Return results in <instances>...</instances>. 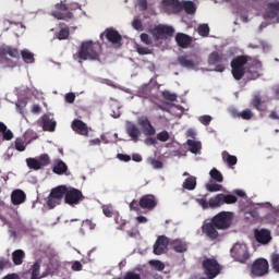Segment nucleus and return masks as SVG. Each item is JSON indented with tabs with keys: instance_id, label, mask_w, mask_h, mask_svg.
Masks as SVG:
<instances>
[{
	"instance_id": "nucleus-1",
	"label": "nucleus",
	"mask_w": 279,
	"mask_h": 279,
	"mask_svg": "<svg viewBox=\"0 0 279 279\" xmlns=\"http://www.w3.org/2000/svg\"><path fill=\"white\" fill-rule=\"evenodd\" d=\"M74 60H99V51H97V46L93 40L83 41L77 53L73 56Z\"/></svg>"
},
{
	"instance_id": "nucleus-2",
	"label": "nucleus",
	"mask_w": 279,
	"mask_h": 279,
	"mask_svg": "<svg viewBox=\"0 0 279 279\" xmlns=\"http://www.w3.org/2000/svg\"><path fill=\"white\" fill-rule=\"evenodd\" d=\"M247 62V56L244 54L238 56L231 61V73L236 82H240L245 76V64Z\"/></svg>"
},
{
	"instance_id": "nucleus-3",
	"label": "nucleus",
	"mask_w": 279,
	"mask_h": 279,
	"mask_svg": "<svg viewBox=\"0 0 279 279\" xmlns=\"http://www.w3.org/2000/svg\"><path fill=\"white\" fill-rule=\"evenodd\" d=\"M233 219L234 214L232 211H220L210 221L216 226L217 230H228L232 226Z\"/></svg>"
},
{
	"instance_id": "nucleus-4",
	"label": "nucleus",
	"mask_w": 279,
	"mask_h": 279,
	"mask_svg": "<svg viewBox=\"0 0 279 279\" xmlns=\"http://www.w3.org/2000/svg\"><path fill=\"white\" fill-rule=\"evenodd\" d=\"M209 66H216V73H223L226 71V64H228V54L219 53V51H213L207 59Z\"/></svg>"
},
{
	"instance_id": "nucleus-5",
	"label": "nucleus",
	"mask_w": 279,
	"mask_h": 279,
	"mask_svg": "<svg viewBox=\"0 0 279 279\" xmlns=\"http://www.w3.org/2000/svg\"><path fill=\"white\" fill-rule=\"evenodd\" d=\"M66 185H59L52 189L47 201L49 208H56L58 205H60L62 199L66 197Z\"/></svg>"
},
{
	"instance_id": "nucleus-6",
	"label": "nucleus",
	"mask_w": 279,
	"mask_h": 279,
	"mask_svg": "<svg viewBox=\"0 0 279 279\" xmlns=\"http://www.w3.org/2000/svg\"><path fill=\"white\" fill-rule=\"evenodd\" d=\"M154 40L158 43V40H167V38H171L173 34H175V29L169 25L159 24L149 31Z\"/></svg>"
},
{
	"instance_id": "nucleus-7",
	"label": "nucleus",
	"mask_w": 279,
	"mask_h": 279,
	"mask_svg": "<svg viewBox=\"0 0 279 279\" xmlns=\"http://www.w3.org/2000/svg\"><path fill=\"white\" fill-rule=\"evenodd\" d=\"M202 265L207 278H215L221 274V265L215 258H206L203 260Z\"/></svg>"
},
{
	"instance_id": "nucleus-8",
	"label": "nucleus",
	"mask_w": 279,
	"mask_h": 279,
	"mask_svg": "<svg viewBox=\"0 0 279 279\" xmlns=\"http://www.w3.org/2000/svg\"><path fill=\"white\" fill-rule=\"evenodd\" d=\"M239 198L234 194H217L209 198V206L211 208H220L223 204H236Z\"/></svg>"
},
{
	"instance_id": "nucleus-9",
	"label": "nucleus",
	"mask_w": 279,
	"mask_h": 279,
	"mask_svg": "<svg viewBox=\"0 0 279 279\" xmlns=\"http://www.w3.org/2000/svg\"><path fill=\"white\" fill-rule=\"evenodd\" d=\"M230 253L232 258L238 260V263H246L250 259V251L245 244L235 243Z\"/></svg>"
},
{
	"instance_id": "nucleus-10",
	"label": "nucleus",
	"mask_w": 279,
	"mask_h": 279,
	"mask_svg": "<svg viewBox=\"0 0 279 279\" xmlns=\"http://www.w3.org/2000/svg\"><path fill=\"white\" fill-rule=\"evenodd\" d=\"M85 197L82 191L75 187H69L65 192L64 202L69 206H77L78 204H82L84 202Z\"/></svg>"
},
{
	"instance_id": "nucleus-11",
	"label": "nucleus",
	"mask_w": 279,
	"mask_h": 279,
	"mask_svg": "<svg viewBox=\"0 0 279 279\" xmlns=\"http://www.w3.org/2000/svg\"><path fill=\"white\" fill-rule=\"evenodd\" d=\"M251 272L253 276L260 278L269 274V262L265 258H257L252 264Z\"/></svg>"
},
{
	"instance_id": "nucleus-12",
	"label": "nucleus",
	"mask_w": 279,
	"mask_h": 279,
	"mask_svg": "<svg viewBox=\"0 0 279 279\" xmlns=\"http://www.w3.org/2000/svg\"><path fill=\"white\" fill-rule=\"evenodd\" d=\"M165 5H171L175 10H184L186 14H195L196 8L195 2L185 1L181 3L179 0H163Z\"/></svg>"
},
{
	"instance_id": "nucleus-13",
	"label": "nucleus",
	"mask_w": 279,
	"mask_h": 279,
	"mask_svg": "<svg viewBox=\"0 0 279 279\" xmlns=\"http://www.w3.org/2000/svg\"><path fill=\"white\" fill-rule=\"evenodd\" d=\"M54 8L56 10L52 11L51 15L58 21H71L73 19V13L69 11V7L65 3H57Z\"/></svg>"
},
{
	"instance_id": "nucleus-14",
	"label": "nucleus",
	"mask_w": 279,
	"mask_h": 279,
	"mask_svg": "<svg viewBox=\"0 0 279 279\" xmlns=\"http://www.w3.org/2000/svg\"><path fill=\"white\" fill-rule=\"evenodd\" d=\"M104 36L107 38L108 43H111L112 45H121V40H123L119 31L113 27L106 28L105 32L100 34V40H104Z\"/></svg>"
},
{
	"instance_id": "nucleus-15",
	"label": "nucleus",
	"mask_w": 279,
	"mask_h": 279,
	"mask_svg": "<svg viewBox=\"0 0 279 279\" xmlns=\"http://www.w3.org/2000/svg\"><path fill=\"white\" fill-rule=\"evenodd\" d=\"M140 206L143 210L151 211L158 206V198L154 194H145L140 198Z\"/></svg>"
},
{
	"instance_id": "nucleus-16",
	"label": "nucleus",
	"mask_w": 279,
	"mask_h": 279,
	"mask_svg": "<svg viewBox=\"0 0 279 279\" xmlns=\"http://www.w3.org/2000/svg\"><path fill=\"white\" fill-rule=\"evenodd\" d=\"M254 236L260 245H269L271 243V231L268 229H254Z\"/></svg>"
},
{
	"instance_id": "nucleus-17",
	"label": "nucleus",
	"mask_w": 279,
	"mask_h": 279,
	"mask_svg": "<svg viewBox=\"0 0 279 279\" xmlns=\"http://www.w3.org/2000/svg\"><path fill=\"white\" fill-rule=\"evenodd\" d=\"M217 230L219 229H217V226H215L211 220L202 226L203 234L210 241H217V239H219V231Z\"/></svg>"
},
{
	"instance_id": "nucleus-18",
	"label": "nucleus",
	"mask_w": 279,
	"mask_h": 279,
	"mask_svg": "<svg viewBox=\"0 0 279 279\" xmlns=\"http://www.w3.org/2000/svg\"><path fill=\"white\" fill-rule=\"evenodd\" d=\"M137 123L143 129L145 136H154L156 134V128H154L151 121L146 116L138 118Z\"/></svg>"
},
{
	"instance_id": "nucleus-19",
	"label": "nucleus",
	"mask_w": 279,
	"mask_h": 279,
	"mask_svg": "<svg viewBox=\"0 0 279 279\" xmlns=\"http://www.w3.org/2000/svg\"><path fill=\"white\" fill-rule=\"evenodd\" d=\"M168 245H171V241H169V238L165 235L158 236L157 241L154 244V254H156V256L165 254V248L168 247Z\"/></svg>"
},
{
	"instance_id": "nucleus-20",
	"label": "nucleus",
	"mask_w": 279,
	"mask_h": 279,
	"mask_svg": "<svg viewBox=\"0 0 279 279\" xmlns=\"http://www.w3.org/2000/svg\"><path fill=\"white\" fill-rule=\"evenodd\" d=\"M5 56H10V58L19 60L21 58V52L17 50V48L2 45L0 47V58H5Z\"/></svg>"
},
{
	"instance_id": "nucleus-21",
	"label": "nucleus",
	"mask_w": 279,
	"mask_h": 279,
	"mask_svg": "<svg viewBox=\"0 0 279 279\" xmlns=\"http://www.w3.org/2000/svg\"><path fill=\"white\" fill-rule=\"evenodd\" d=\"M251 106H253L255 110H258V112L267 111V102L263 100V96H260V93H257L253 96L251 100Z\"/></svg>"
},
{
	"instance_id": "nucleus-22",
	"label": "nucleus",
	"mask_w": 279,
	"mask_h": 279,
	"mask_svg": "<svg viewBox=\"0 0 279 279\" xmlns=\"http://www.w3.org/2000/svg\"><path fill=\"white\" fill-rule=\"evenodd\" d=\"M175 43L181 47V49L189 48V45L193 43V37L184 34V33H178L175 35Z\"/></svg>"
},
{
	"instance_id": "nucleus-23",
	"label": "nucleus",
	"mask_w": 279,
	"mask_h": 279,
	"mask_svg": "<svg viewBox=\"0 0 279 279\" xmlns=\"http://www.w3.org/2000/svg\"><path fill=\"white\" fill-rule=\"evenodd\" d=\"M72 130L81 134V136H88V125L82 120H74L72 122Z\"/></svg>"
},
{
	"instance_id": "nucleus-24",
	"label": "nucleus",
	"mask_w": 279,
	"mask_h": 279,
	"mask_svg": "<svg viewBox=\"0 0 279 279\" xmlns=\"http://www.w3.org/2000/svg\"><path fill=\"white\" fill-rule=\"evenodd\" d=\"M126 134L134 141V143H138V136H141V129L132 122L126 124Z\"/></svg>"
},
{
	"instance_id": "nucleus-25",
	"label": "nucleus",
	"mask_w": 279,
	"mask_h": 279,
	"mask_svg": "<svg viewBox=\"0 0 279 279\" xmlns=\"http://www.w3.org/2000/svg\"><path fill=\"white\" fill-rule=\"evenodd\" d=\"M260 69H263L260 62L254 61L247 70L248 78L258 80L260 77Z\"/></svg>"
},
{
	"instance_id": "nucleus-26",
	"label": "nucleus",
	"mask_w": 279,
	"mask_h": 279,
	"mask_svg": "<svg viewBox=\"0 0 279 279\" xmlns=\"http://www.w3.org/2000/svg\"><path fill=\"white\" fill-rule=\"evenodd\" d=\"M25 199H27V195L23 190H15L11 194V202L14 206L24 204Z\"/></svg>"
},
{
	"instance_id": "nucleus-27",
	"label": "nucleus",
	"mask_w": 279,
	"mask_h": 279,
	"mask_svg": "<svg viewBox=\"0 0 279 279\" xmlns=\"http://www.w3.org/2000/svg\"><path fill=\"white\" fill-rule=\"evenodd\" d=\"M170 247L178 254H184L189 250V245L182 240H171Z\"/></svg>"
},
{
	"instance_id": "nucleus-28",
	"label": "nucleus",
	"mask_w": 279,
	"mask_h": 279,
	"mask_svg": "<svg viewBox=\"0 0 279 279\" xmlns=\"http://www.w3.org/2000/svg\"><path fill=\"white\" fill-rule=\"evenodd\" d=\"M41 123L45 132H56V121L49 118L48 114L41 117Z\"/></svg>"
},
{
	"instance_id": "nucleus-29",
	"label": "nucleus",
	"mask_w": 279,
	"mask_h": 279,
	"mask_svg": "<svg viewBox=\"0 0 279 279\" xmlns=\"http://www.w3.org/2000/svg\"><path fill=\"white\" fill-rule=\"evenodd\" d=\"M24 260H25V251L19 248L12 253L13 265L21 266L23 265Z\"/></svg>"
},
{
	"instance_id": "nucleus-30",
	"label": "nucleus",
	"mask_w": 279,
	"mask_h": 279,
	"mask_svg": "<svg viewBox=\"0 0 279 279\" xmlns=\"http://www.w3.org/2000/svg\"><path fill=\"white\" fill-rule=\"evenodd\" d=\"M182 186L185 191H195V189H197V178L193 175L187 177Z\"/></svg>"
},
{
	"instance_id": "nucleus-31",
	"label": "nucleus",
	"mask_w": 279,
	"mask_h": 279,
	"mask_svg": "<svg viewBox=\"0 0 279 279\" xmlns=\"http://www.w3.org/2000/svg\"><path fill=\"white\" fill-rule=\"evenodd\" d=\"M178 62L184 69H195V61L193 59H190L189 56L179 57Z\"/></svg>"
},
{
	"instance_id": "nucleus-32",
	"label": "nucleus",
	"mask_w": 279,
	"mask_h": 279,
	"mask_svg": "<svg viewBox=\"0 0 279 279\" xmlns=\"http://www.w3.org/2000/svg\"><path fill=\"white\" fill-rule=\"evenodd\" d=\"M52 171L57 175H64V173H66V171H69V166H66V163L64 161L58 160V162H57V165H54Z\"/></svg>"
},
{
	"instance_id": "nucleus-33",
	"label": "nucleus",
	"mask_w": 279,
	"mask_h": 279,
	"mask_svg": "<svg viewBox=\"0 0 279 279\" xmlns=\"http://www.w3.org/2000/svg\"><path fill=\"white\" fill-rule=\"evenodd\" d=\"M279 14V2H270L268 4L267 16L268 19H276Z\"/></svg>"
},
{
	"instance_id": "nucleus-34",
	"label": "nucleus",
	"mask_w": 279,
	"mask_h": 279,
	"mask_svg": "<svg viewBox=\"0 0 279 279\" xmlns=\"http://www.w3.org/2000/svg\"><path fill=\"white\" fill-rule=\"evenodd\" d=\"M222 160L229 165V167H234L239 159L234 155H230L228 151H222Z\"/></svg>"
},
{
	"instance_id": "nucleus-35",
	"label": "nucleus",
	"mask_w": 279,
	"mask_h": 279,
	"mask_svg": "<svg viewBox=\"0 0 279 279\" xmlns=\"http://www.w3.org/2000/svg\"><path fill=\"white\" fill-rule=\"evenodd\" d=\"M21 56H22V60L26 64H34V62H35L34 53H32L29 50H27V49L22 50Z\"/></svg>"
},
{
	"instance_id": "nucleus-36",
	"label": "nucleus",
	"mask_w": 279,
	"mask_h": 279,
	"mask_svg": "<svg viewBox=\"0 0 279 279\" xmlns=\"http://www.w3.org/2000/svg\"><path fill=\"white\" fill-rule=\"evenodd\" d=\"M69 36H71V32L69 31V27H63L54 34V37L57 38V40H66L69 39Z\"/></svg>"
},
{
	"instance_id": "nucleus-37",
	"label": "nucleus",
	"mask_w": 279,
	"mask_h": 279,
	"mask_svg": "<svg viewBox=\"0 0 279 279\" xmlns=\"http://www.w3.org/2000/svg\"><path fill=\"white\" fill-rule=\"evenodd\" d=\"M26 165H27L28 169H33L34 171H40V169H43L40 166V162L36 158H32V157L27 158Z\"/></svg>"
},
{
	"instance_id": "nucleus-38",
	"label": "nucleus",
	"mask_w": 279,
	"mask_h": 279,
	"mask_svg": "<svg viewBox=\"0 0 279 279\" xmlns=\"http://www.w3.org/2000/svg\"><path fill=\"white\" fill-rule=\"evenodd\" d=\"M187 146H189V150L192 154H197V151H199V149H202V143L194 141V140H187Z\"/></svg>"
},
{
	"instance_id": "nucleus-39",
	"label": "nucleus",
	"mask_w": 279,
	"mask_h": 279,
	"mask_svg": "<svg viewBox=\"0 0 279 279\" xmlns=\"http://www.w3.org/2000/svg\"><path fill=\"white\" fill-rule=\"evenodd\" d=\"M14 147L16 151H25L27 149V144H25V140L22 137H16L14 142Z\"/></svg>"
},
{
	"instance_id": "nucleus-40",
	"label": "nucleus",
	"mask_w": 279,
	"mask_h": 279,
	"mask_svg": "<svg viewBox=\"0 0 279 279\" xmlns=\"http://www.w3.org/2000/svg\"><path fill=\"white\" fill-rule=\"evenodd\" d=\"M209 175L211 180H215V182H223V174H221V172L218 171L217 168H213L209 171Z\"/></svg>"
},
{
	"instance_id": "nucleus-41",
	"label": "nucleus",
	"mask_w": 279,
	"mask_h": 279,
	"mask_svg": "<svg viewBox=\"0 0 279 279\" xmlns=\"http://www.w3.org/2000/svg\"><path fill=\"white\" fill-rule=\"evenodd\" d=\"M234 117H239L244 121H250V119L254 117V112H252L250 109H245L242 112H236Z\"/></svg>"
},
{
	"instance_id": "nucleus-42",
	"label": "nucleus",
	"mask_w": 279,
	"mask_h": 279,
	"mask_svg": "<svg viewBox=\"0 0 279 279\" xmlns=\"http://www.w3.org/2000/svg\"><path fill=\"white\" fill-rule=\"evenodd\" d=\"M37 160L39 161L41 169H44V167H49L51 163V158H49L48 154L40 155Z\"/></svg>"
},
{
	"instance_id": "nucleus-43",
	"label": "nucleus",
	"mask_w": 279,
	"mask_h": 279,
	"mask_svg": "<svg viewBox=\"0 0 279 279\" xmlns=\"http://www.w3.org/2000/svg\"><path fill=\"white\" fill-rule=\"evenodd\" d=\"M197 33L199 34V36H203V38H206L208 34H210V27L208 26V24H202L198 26Z\"/></svg>"
},
{
	"instance_id": "nucleus-44",
	"label": "nucleus",
	"mask_w": 279,
	"mask_h": 279,
	"mask_svg": "<svg viewBox=\"0 0 279 279\" xmlns=\"http://www.w3.org/2000/svg\"><path fill=\"white\" fill-rule=\"evenodd\" d=\"M135 49H136V51H137V53H138L140 56H151V53H153L151 49H149V48H147V47H143V46H141V45H137V46L135 47Z\"/></svg>"
},
{
	"instance_id": "nucleus-45",
	"label": "nucleus",
	"mask_w": 279,
	"mask_h": 279,
	"mask_svg": "<svg viewBox=\"0 0 279 279\" xmlns=\"http://www.w3.org/2000/svg\"><path fill=\"white\" fill-rule=\"evenodd\" d=\"M270 263H271L272 269H275L277 274H279V254H272Z\"/></svg>"
},
{
	"instance_id": "nucleus-46",
	"label": "nucleus",
	"mask_w": 279,
	"mask_h": 279,
	"mask_svg": "<svg viewBox=\"0 0 279 279\" xmlns=\"http://www.w3.org/2000/svg\"><path fill=\"white\" fill-rule=\"evenodd\" d=\"M206 189L209 193H217V191H221L222 185L219 183H209L206 185Z\"/></svg>"
},
{
	"instance_id": "nucleus-47",
	"label": "nucleus",
	"mask_w": 279,
	"mask_h": 279,
	"mask_svg": "<svg viewBox=\"0 0 279 279\" xmlns=\"http://www.w3.org/2000/svg\"><path fill=\"white\" fill-rule=\"evenodd\" d=\"M133 29H136V32H143V22L140 19H134L132 22Z\"/></svg>"
},
{
	"instance_id": "nucleus-48",
	"label": "nucleus",
	"mask_w": 279,
	"mask_h": 279,
	"mask_svg": "<svg viewBox=\"0 0 279 279\" xmlns=\"http://www.w3.org/2000/svg\"><path fill=\"white\" fill-rule=\"evenodd\" d=\"M169 132L167 131H161L157 134V141H160L161 143H167V141H169Z\"/></svg>"
},
{
	"instance_id": "nucleus-49",
	"label": "nucleus",
	"mask_w": 279,
	"mask_h": 279,
	"mask_svg": "<svg viewBox=\"0 0 279 279\" xmlns=\"http://www.w3.org/2000/svg\"><path fill=\"white\" fill-rule=\"evenodd\" d=\"M163 99H167V101H175L178 99V96L175 94H171V92L166 90L162 92Z\"/></svg>"
},
{
	"instance_id": "nucleus-50",
	"label": "nucleus",
	"mask_w": 279,
	"mask_h": 279,
	"mask_svg": "<svg viewBox=\"0 0 279 279\" xmlns=\"http://www.w3.org/2000/svg\"><path fill=\"white\" fill-rule=\"evenodd\" d=\"M140 38L144 45H154V40H151V37H149L146 33H142Z\"/></svg>"
},
{
	"instance_id": "nucleus-51",
	"label": "nucleus",
	"mask_w": 279,
	"mask_h": 279,
	"mask_svg": "<svg viewBox=\"0 0 279 279\" xmlns=\"http://www.w3.org/2000/svg\"><path fill=\"white\" fill-rule=\"evenodd\" d=\"M199 123H202V125H210V122L213 121V117L210 116H201L198 118Z\"/></svg>"
},
{
	"instance_id": "nucleus-52",
	"label": "nucleus",
	"mask_w": 279,
	"mask_h": 279,
	"mask_svg": "<svg viewBox=\"0 0 279 279\" xmlns=\"http://www.w3.org/2000/svg\"><path fill=\"white\" fill-rule=\"evenodd\" d=\"M83 226L84 228H88V230H95V228H97V223H95L93 220L90 219H86L83 221Z\"/></svg>"
},
{
	"instance_id": "nucleus-53",
	"label": "nucleus",
	"mask_w": 279,
	"mask_h": 279,
	"mask_svg": "<svg viewBox=\"0 0 279 279\" xmlns=\"http://www.w3.org/2000/svg\"><path fill=\"white\" fill-rule=\"evenodd\" d=\"M150 265H153L157 271H165V265L160 260H153L150 262Z\"/></svg>"
},
{
	"instance_id": "nucleus-54",
	"label": "nucleus",
	"mask_w": 279,
	"mask_h": 279,
	"mask_svg": "<svg viewBox=\"0 0 279 279\" xmlns=\"http://www.w3.org/2000/svg\"><path fill=\"white\" fill-rule=\"evenodd\" d=\"M130 208L131 210H135V213H138V210H141V201L133 199L130 203Z\"/></svg>"
},
{
	"instance_id": "nucleus-55",
	"label": "nucleus",
	"mask_w": 279,
	"mask_h": 279,
	"mask_svg": "<svg viewBox=\"0 0 279 279\" xmlns=\"http://www.w3.org/2000/svg\"><path fill=\"white\" fill-rule=\"evenodd\" d=\"M123 279H141V275L134 271H128L125 272Z\"/></svg>"
},
{
	"instance_id": "nucleus-56",
	"label": "nucleus",
	"mask_w": 279,
	"mask_h": 279,
	"mask_svg": "<svg viewBox=\"0 0 279 279\" xmlns=\"http://www.w3.org/2000/svg\"><path fill=\"white\" fill-rule=\"evenodd\" d=\"M2 136L4 138V141H12V138H14V133H12L10 130H5L2 132Z\"/></svg>"
},
{
	"instance_id": "nucleus-57",
	"label": "nucleus",
	"mask_w": 279,
	"mask_h": 279,
	"mask_svg": "<svg viewBox=\"0 0 279 279\" xmlns=\"http://www.w3.org/2000/svg\"><path fill=\"white\" fill-rule=\"evenodd\" d=\"M117 158H118V160H121L122 162H130V160H132V157L130 155H125V154H118Z\"/></svg>"
},
{
	"instance_id": "nucleus-58",
	"label": "nucleus",
	"mask_w": 279,
	"mask_h": 279,
	"mask_svg": "<svg viewBox=\"0 0 279 279\" xmlns=\"http://www.w3.org/2000/svg\"><path fill=\"white\" fill-rule=\"evenodd\" d=\"M114 221L119 226L118 230H123V226H125L124 220L120 216H116Z\"/></svg>"
},
{
	"instance_id": "nucleus-59",
	"label": "nucleus",
	"mask_w": 279,
	"mask_h": 279,
	"mask_svg": "<svg viewBox=\"0 0 279 279\" xmlns=\"http://www.w3.org/2000/svg\"><path fill=\"white\" fill-rule=\"evenodd\" d=\"M137 5L141 12H145L147 10V0H137Z\"/></svg>"
},
{
	"instance_id": "nucleus-60",
	"label": "nucleus",
	"mask_w": 279,
	"mask_h": 279,
	"mask_svg": "<svg viewBox=\"0 0 279 279\" xmlns=\"http://www.w3.org/2000/svg\"><path fill=\"white\" fill-rule=\"evenodd\" d=\"M150 165L151 167H154L155 169H162V161L160 160H156V159H150Z\"/></svg>"
},
{
	"instance_id": "nucleus-61",
	"label": "nucleus",
	"mask_w": 279,
	"mask_h": 279,
	"mask_svg": "<svg viewBox=\"0 0 279 279\" xmlns=\"http://www.w3.org/2000/svg\"><path fill=\"white\" fill-rule=\"evenodd\" d=\"M102 213L105 215V217H112V208L108 207V206H102Z\"/></svg>"
},
{
	"instance_id": "nucleus-62",
	"label": "nucleus",
	"mask_w": 279,
	"mask_h": 279,
	"mask_svg": "<svg viewBox=\"0 0 279 279\" xmlns=\"http://www.w3.org/2000/svg\"><path fill=\"white\" fill-rule=\"evenodd\" d=\"M83 265H82V263H80V262H74L73 264H72V270L73 271H82V269H83Z\"/></svg>"
},
{
	"instance_id": "nucleus-63",
	"label": "nucleus",
	"mask_w": 279,
	"mask_h": 279,
	"mask_svg": "<svg viewBox=\"0 0 279 279\" xmlns=\"http://www.w3.org/2000/svg\"><path fill=\"white\" fill-rule=\"evenodd\" d=\"M198 204L203 207V208H210V201H206V198H201L198 199Z\"/></svg>"
},
{
	"instance_id": "nucleus-64",
	"label": "nucleus",
	"mask_w": 279,
	"mask_h": 279,
	"mask_svg": "<svg viewBox=\"0 0 279 279\" xmlns=\"http://www.w3.org/2000/svg\"><path fill=\"white\" fill-rule=\"evenodd\" d=\"M65 101L68 104H73L75 101V94L69 93L65 95Z\"/></svg>"
}]
</instances>
